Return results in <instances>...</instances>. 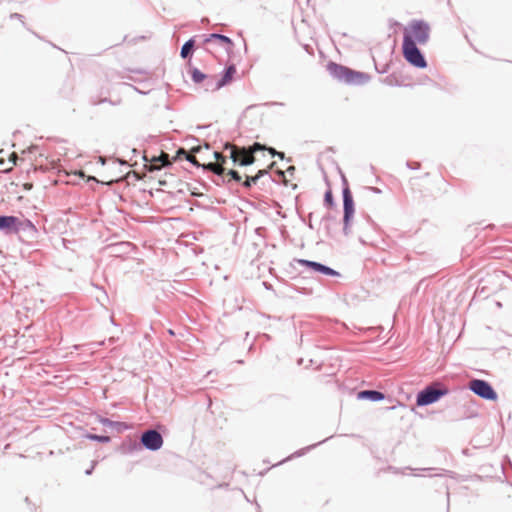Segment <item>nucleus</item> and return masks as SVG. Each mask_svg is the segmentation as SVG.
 <instances>
[{
    "label": "nucleus",
    "mask_w": 512,
    "mask_h": 512,
    "mask_svg": "<svg viewBox=\"0 0 512 512\" xmlns=\"http://www.w3.org/2000/svg\"><path fill=\"white\" fill-rule=\"evenodd\" d=\"M326 68L333 79L347 85L360 86L366 84L370 80L369 74L353 70L350 67L333 61H329Z\"/></svg>",
    "instance_id": "1"
},
{
    "label": "nucleus",
    "mask_w": 512,
    "mask_h": 512,
    "mask_svg": "<svg viewBox=\"0 0 512 512\" xmlns=\"http://www.w3.org/2000/svg\"><path fill=\"white\" fill-rule=\"evenodd\" d=\"M449 389L441 382L434 381L425 386L416 395V405L425 407L438 402L442 397L448 395Z\"/></svg>",
    "instance_id": "2"
},
{
    "label": "nucleus",
    "mask_w": 512,
    "mask_h": 512,
    "mask_svg": "<svg viewBox=\"0 0 512 512\" xmlns=\"http://www.w3.org/2000/svg\"><path fill=\"white\" fill-rule=\"evenodd\" d=\"M430 25L424 20H412L403 33L402 44L412 41L415 45H425L430 38Z\"/></svg>",
    "instance_id": "3"
},
{
    "label": "nucleus",
    "mask_w": 512,
    "mask_h": 512,
    "mask_svg": "<svg viewBox=\"0 0 512 512\" xmlns=\"http://www.w3.org/2000/svg\"><path fill=\"white\" fill-rule=\"evenodd\" d=\"M402 55L406 62L415 68L425 69L428 66L423 52L412 41L402 44Z\"/></svg>",
    "instance_id": "4"
},
{
    "label": "nucleus",
    "mask_w": 512,
    "mask_h": 512,
    "mask_svg": "<svg viewBox=\"0 0 512 512\" xmlns=\"http://www.w3.org/2000/svg\"><path fill=\"white\" fill-rule=\"evenodd\" d=\"M468 389L478 397L487 401H496L498 394L493 386L483 379H472L468 383Z\"/></svg>",
    "instance_id": "5"
},
{
    "label": "nucleus",
    "mask_w": 512,
    "mask_h": 512,
    "mask_svg": "<svg viewBox=\"0 0 512 512\" xmlns=\"http://www.w3.org/2000/svg\"><path fill=\"white\" fill-rule=\"evenodd\" d=\"M224 150H230V159L234 165L238 166H250L255 162V156H253L246 147H234L229 142L224 144Z\"/></svg>",
    "instance_id": "6"
},
{
    "label": "nucleus",
    "mask_w": 512,
    "mask_h": 512,
    "mask_svg": "<svg viewBox=\"0 0 512 512\" xmlns=\"http://www.w3.org/2000/svg\"><path fill=\"white\" fill-rule=\"evenodd\" d=\"M140 443L142 449L155 452L162 448L164 440L162 434L158 430L151 428L142 432L140 436Z\"/></svg>",
    "instance_id": "7"
},
{
    "label": "nucleus",
    "mask_w": 512,
    "mask_h": 512,
    "mask_svg": "<svg viewBox=\"0 0 512 512\" xmlns=\"http://www.w3.org/2000/svg\"><path fill=\"white\" fill-rule=\"evenodd\" d=\"M294 261L297 262L298 264L306 267L309 271L317 273V274L330 276V277H340V275H341L335 269H333L323 263H320V262L307 260V259H295Z\"/></svg>",
    "instance_id": "8"
},
{
    "label": "nucleus",
    "mask_w": 512,
    "mask_h": 512,
    "mask_svg": "<svg viewBox=\"0 0 512 512\" xmlns=\"http://www.w3.org/2000/svg\"><path fill=\"white\" fill-rule=\"evenodd\" d=\"M142 159L146 163V169L150 172L158 171L163 167H167L170 165L169 155L167 153L162 152L158 156H152L151 159H148L147 155L144 153L142 155Z\"/></svg>",
    "instance_id": "9"
},
{
    "label": "nucleus",
    "mask_w": 512,
    "mask_h": 512,
    "mask_svg": "<svg viewBox=\"0 0 512 512\" xmlns=\"http://www.w3.org/2000/svg\"><path fill=\"white\" fill-rule=\"evenodd\" d=\"M18 217L14 215H0V231L6 235L17 234Z\"/></svg>",
    "instance_id": "10"
},
{
    "label": "nucleus",
    "mask_w": 512,
    "mask_h": 512,
    "mask_svg": "<svg viewBox=\"0 0 512 512\" xmlns=\"http://www.w3.org/2000/svg\"><path fill=\"white\" fill-rule=\"evenodd\" d=\"M343 188H342V199H343V212H355V204L352 192L348 186L346 178L343 176Z\"/></svg>",
    "instance_id": "11"
},
{
    "label": "nucleus",
    "mask_w": 512,
    "mask_h": 512,
    "mask_svg": "<svg viewBox=\"0 0 512 512\" xmlns=\"http://www.w3.org/2000/svg\"><path fill=\"white\" fill-rule=\"evenodd\" d=\"M141 450L140 440L136 441L131 437H127L118 448V451L123 455H133Z\"/></svg>",
    "instance_id": "12"
},
{
    "label": "nucleus",
    "mask_w": 512,
    "mask_h": 512,
    "mask_svg": "<svg viewBox=\"0 0 512 512\" xmlns=\"http://www.w3.org/2000/svg\"><path fill=\"white\" fill-rule=\"evenodd\" d=\"M236 74V67L234 64H231L222 71L220 78L215 82L214 90L221 89L226 86L232 80L233 76Z\"/></svg>",
    "instance_id": "13"
},
{
    "label": "nucleus",
    "mask_w": 512,
    "mask_h": 512,
    "mask_svg": "<svg viewBox=\"0 0 512 512\" xmlns=\"http://www.w3.org/2000/svg\"><path fill=\"white\" fill-rule=\"evenodd\" d=\"M385 397L386 395L383 392L374 389L361 390L357 393L358 400H367L371 402L382 401Z\"/></svg>",
    "instance_id": "14"
},
{
    "label": "nucleus",
    "mask_w": 512,
    "mask_h": 512,
    "mask_svg": "<svg viewBox=\"0 0 512 512\" xmlns=\"http://www.w3.org/2000/svg\"><path fill=\"white\" fill-rule=\"evenodd\" d=\"M97 421L99 423H101L102 425L117 431L118 433H121L123 431L130 429V425L128 423L120 422V421H113L104 416H97Z\"/></svg>",
    "instance_id": "15"
},
{
    "label": "nucleus",
    "mask_w": 512,
    "mask_h": 512,
    "mask_svg": "<svg viewBox=\"0 0 512 512\" xmlns=\"http://www.w3.org/2000/svg\"><path fill=\"white\" fill-rule=\"evenodd\" d=\"M19 232L34 236L37 233V229L31 220L18 218L17 233Z\"/></svg>",
    "instance_id": "16"
},
{
    "label": "nucleus",
    "mask_w": 512,
    "mask_h": 512,
    "mask_svg": "<svg viewBox=\"0 0 512 512\" xmlns=\"http://www.w3.org/2000/svg\"><path fill=\"white\" fill-rule=\"evenodd\" d=\"M195 50L194 38L188 39L181 47L180 56L183 59L191 58Z\"/></svg>",
    "instance_id": "17"
},
{
    "label": "nucleus",
    "mask_w": 512,
    "mask_h": 512,
    "mask_svg": "<svg viewBox=\"0 0 512 512\" xmlns=\"http://www.w3.org/2000/svg\"><path fill=\"white\" fill-rule=\"evenodd\" d=\"M211 40H218L221 43L227 44L229 47L234 46L233 40L230 37L220 33H212L208 35L204 41L209 42Z\"/></svg>",
    "instance_id": "18"
},
{
    "label": "nucleus",
    "mask_w": 512,
    "mask_h": 512,
    "mask_svg": "<svg viewBox=\"0 0 512 512\" xmlns=\"http://www.w3.org/2000/svg\"><path fill=\"white\" fill-rule=\"evenodd\" d=\"M329 438H330V437H328V438H326V439H324V440H322V441H320V442H318V443H316V444H312V445H309V446H307V447H305V448H302V449L297 450V451H296V452H294L292 455H290L289 457H287V458L285 459V461L290 460V459L295 458V457H301V456H303L306 452H308V451H310V450L314 449L316 446H318V445H320V444L324 443V442H325V441H327ZM283 462H284V460H283V461H281V462H279V464H281V463H283Z\"/></svg>",
    "instance_id": "19"
},
{
    "label": "nucleus",
    "mask_w": 512,
    "mask_h": 512,
    "mask_svg": "<svg viewBox=\"0 0 512 512\" xmlns=\"http://www.w3.org/2000/svg\"><path fill=\"white\" fill-rule=\"evenodd\" d=\"M375 227L376 224L370 216H367L362 223H359V229L362 234H368L370 231H374Z\"/></svg>",
    "instance_id": "20"
},
{
    "label": "nucleus",
    "mask_w": 512,
    "mask_h": 512,
    "mask_svg": "<svg viewBox=\"0 0 512 512\" xmlns=\"http://www.w3.org/2000/svg\"><path fill=\"white\" fill-rule=\"evenodd\" d=\"M177 157L178 158H182L183 157L186 161H188L189 163H191L195 167L199 168L201 166V163H199L195 157L190 156L188 154V152L184 148H179L177 150Z\"/></svg>",
    "instance_id": "21"
},
{
    "label": "nucleus",
    "mask_w": 512,
    "mask_h": 512,
    "mask_svg": "<svg viewBox=\"0 0 512 512\" xmlns=\"http://www.w3.org/2000/svg\"><path fill=\"white\" fill-rule=\"evenodd\" d=\"M191 79L195 84L202 83L208 76L196 67H193L190 71Z\"/></svg>",
    "instance_id": "22"
},
{
    "label": "nucleus",
    "mask_w": 512,
    "mask_h": 512,
    "mask_svg": "<svg viewBox=\"0 0 512 512\" xmlns=\"http://www.w3.org/2000/svg\"><path fill=\"white\" fill-rule=\"evenodd\" d=\"M83 437L88 440L96 441V442H100V443H109L111 441V438L107 435H98V434H94V433H86Z\"/></svg>",
    "instance_id": "23"
},
{
    "label": "nucleus",
    "mask_w": 512,
    "mask_h": 512,
    "mask_svg": "<svg viewBox=\"0 0 512 512\" xmlns=\"http://www.w3.org/2000/svg\"><path fill=\"white\" fill-rule=\"evenodd\" d=\"M336 221L335 217L330 215L329 213L325 214L322 219L321 223L324 225V228L326 230V233L330 235V225L331 223H334Z\"/></svg>",
    "instance_id": "24"
},
{
    "label": "nucleus",
    "mask_w": 512,
    "mask_h": 512,
    "mask_svg": "<svg viewBox=\"0 0 512 512\" xmlns=\"http://www.w3.org/2000/svg\"><path fill=\"white\" fill-rule=\"evenodd\" d=\"M131 246H132V244L130 242H120V243L112 245L111 248L115 252L127 253V249L130 248Z\"/></svg>",
    "instance_id": "25"
},
{
    "label": "nucleus",
    "mask_w": 512,
    "mask_h": 512,
    "mask_svg": "<svg viewBox=\"0 0 512 512\" xmlns=\"http://www.w3.org/2000/svg\"><path fill=\"white\" fill-rule=\"evenodd\" d=\"M246 148H247V149L249 150V152L254 156V154H255L256 152H259V151H265V149H266V145L261 144V143H259V142H254L251 146L246 147Z\"/></svg>",
    "instance_id": "26"
},
{
    "label": "nucleus",
    "mask_w": 512,
    "mask_h": 512,
    "mask_svg": "<svg viewBox=\"0 0 512 512\" xmlns=\"http://www.w3.org/2000/svg\"><path fill=\"white\" fill-rule=\"evenodd\" d=\"M324 204L327 206V207H333L335 202H334V197H333V194H332V191L329 189L325 192L324 194Z\"/></svg>",
    "instance_id": "27"
},
{
    "label": "nucleus",
    "mask_w": 512,
    "mask_h": 512,
    "mask_svg": "<svg viewBox=\"0 0 512 512\" xmlns=\"http://www.w3.org/2000/svg\"><path fill=\"white\" fill-rule=\"evenodd\" d=\"M258 181V177L255 176H246L245 181L242 182V186L246 189H250L253 185H255Z\"/></svg>",
    "instance_id": "28"
},
{
    "label": "nucleus",
    "mask_w": 512,
    "mask_h": 512,
    "mask_svg": "<svg viewBox=\"0 0 512 512\" xmlns=\"http://www.w3.org/2000/svg\"><path fill=\"white\" fill-rule=\"evenodd\" d=\"M355 212H343V224H347L351 226V222L353 220Z\"/></svg>",
    "instance_id": "29"
},
{
    "label": "nucleus",
    "mask_w": 512,
    "mask_h": 512,
    "mask_svg": "<svg viewBox=\"0 0 512 512\" xmlns=\"http://www.w3.org/2000/svg\"><path fill=\"white\" fill-rule=\"evenodd\" d=\"M227 174L235 182H241L242 177L238 171L232 169V170H229Z\"/></svg>",
    "instance_id": "30"
},
{
    "label": "nucleus",
    "mask_w": 512,
    "mask_h": 512,
    "mask_svg": "<svg viewBox=\"0 0 512 512\" xmlns=\"http://www.w3.org/2000/svg\"><path fill=\"white\" fill-rule=\"evenodd\" d=\"M214 158L221 164L224 165L227 162V157L223 156L220 152L215 151L213 153Z\"/></svg>",
    "instance_id": "31"
},
{
    "label": "nucleus",
    "mask_w": 512,
    "mask_h": 512,
    "mask_svg": "<svg viewBox=\"0 0 512 512\" xmlns=\"http://www.w3.org/2000/svg\"><path fill=\"white\" fill-rule=\"evenodd\" d=\"M202 169L204 170H208V171H211L213 172L214 169H217V164L216 163H213V162H210V163H206V164H201L200 166Z\"/></svg>",
    "instance_id": "32"
},
{
    "label": "nucleus",
    "mask_w": 512,
    "mask_h": 512,
    "mask_svg": "<svg viewBox=\"0 0 512 512\" xmlns=\"http://www.w3.org/2000/svg\"><path fill=\"white\" fill-rule=\"evenodd\" d=\"M213 173L222 176L225 173V168L217 164V169H214Z\"/></svg>",
    "instance_id": "33"
},
{
    "label": "nucleus",
    "mask_w": 512,
    "mask_h": 512,
    "mask_svg": "<svg viewBox=\"0 0 512 512\" xmlns=\"http://www.w3.org/2000/svg\"><path fill=\"white\" fill-rule=\"evenodd\" d=\"M343 234L345 236H349L351 234V226L347 224H343Z\"/></svg>",
    "instance_id": "34"
},
{
    "label": "nucleus",
    "mask_w": 512,
    "mask_h": 512,
    "mask_svg": "<svg viewBox=\"0 0 512 512\" xmlns=\"http://www.w3.org/2000/svg\"><path fill=\"white\" fill-rule=\"evenodd\" d=\"M265 151H268V152H269V154H270L272 157H276L277 150H276V149H274L273 147H268V146H266Z\"/></svg>",
    "instance_id": "35"
},
{
    "label": "nucleus",
    "mask_w": 512,
    "mask_h": 512,
    "mask_svg": "<svg viewBox=\"0 0 512 512\" xmlns=\"http://www.w3.org/2000/svg\"><path fill=\"white\" fill-rule=\"evenodd\" d=\"M267 174H268V171H267V170H259V171L257 172V174L255 175V177H258V180H259L260 178H262L263 176H265V175H267Z\"/></svg>",
    "instance_id": "36"
},
{
    "label": "nucleus",
    "mask_w": 512,
    "mask_h": 512,
    "mask_svg": "<svg viewBox=\"0 0 512 512\" xmlns=\"http://www.w3.org/2000/svg\"><path fill=\"white\" fill-rule=\"evenodd\" d=\"M407 166L410 168V169H419L420 167V163L416 162L414 164L410 163V162H407Z\"/></svg>",
    "instance_id": "37"
},
{
    "label": "nucleus",
    "mask_w": 512,
    "mask_h": 512,
    "mask_svg": "<svg viewBox=\"0 0 512 512\" xmlns=\"http://www.w3.org/2000/svg\"><path fill=\"white\" fill-rule=\"evenodd\" d=\"M11 18H13V19H22L23 15H21L19 13H13V14H11Z\"/></svg>",
    "instance_id": "38"
},
{
    "label": "nucleus",
    "mask_w": 512,
    "mask_h": 512,
    "mask_svg": "<svg viewBox=\"0 0 512 512\" xmlns=\"http://www.w3.org/2000/svg\"><path fill=\"white\" fill-rule=\"evenodd\" d=\"M131 153H132V154H133V156H135V157H136V156H138V155H140V151H139L138 149H136V148H133V149L131 150Z\"/></svg>",
    "instance_id": "39"
},
{
    "label": "nucleus",
    "mask_w": 512,
    "mask_h": 512,
    "mask_svg": "<svg viewBox=\"0 0 512 512\" xmlns=\"http://www.w3.org/2000/svg\"><path fill=\"white\" fill-rule=\"evenodd\" d=\"M93 469H94V466L90 467L89 469H87V470L85 471V474H86V475H91V474H92V472H93Z\"/></svg>",
    "instance_id": "40"
},
{
    "label": "nucleus",
    "mask_w": 512,
    "mask_h": 512,
    "mask_svg": "<svg viewBox=\"0 0 512 512\" xmlns=\"http://www.w3.org/2000/svg\"><path fill=\"white\" fill-rule=\"evenodd\" d=\"M285 154L283 152L277 151L276 157H279L280 159H283Z\"/></svg>",
    "instance_id": "41"
},
{
    "label": "nucleus",
    "mask_w": 512,
    "mask_h": 512,
    "mask_svg": "<svg viewBox=\"0 0 512 512\" xmlns=\"http://www.w3.org/2000/svg\"><path fill=\"white\" fill-rule=\"evenodd\" d=\"M213 86V80H210L207 84H206V90H209L210 87Z\"/></svg>",
    "instance_id": "42"
},
{
    "label": "nucleus",
    "mask_w": 512,
    "mask_h": 512,
    "mask_svg": "<svg viewBox=\"0 0 512 512\" xmlns=\"http://www.w3.org/2000/svg\"><path fill=\"white\" fill-rule=\"evenodd\" d=\"M311 217H312V213L309 215L310 220H309L308 226H309L310 229H314V226H313V224L311 222Z\"/></svg>",
    "instance_id": "43"
},
{
    "label": "nucleus",
    "mask_w": 512,
    "mask_h": 512,
    "mask_svg": "<svg viewBox=\"0 0 512 512\" xmlns=\"http://www.w3.org/2000/svg\"><path fill=\"white\" fill-rule=\"evenodd\" d=\"M295 170V167L291 166L287 169V172L292 173Z\"/></svg>",
    "instance_id": "44"
},
{
    "label": "nucleus",
    "mask_w": 512,
    "mask_h": 512,
    "mask_svg": "<svg viewBox=\"0 0 512 512\" xmlns=\"http://www.w3.org/2000/svg\"><path fill=\"white\" fill-rule=\"evenodd\" d=\"M375 193H380V189L376 188V187H372L371 188Z\"/></svg>",
    "instance_id": "45"
},
{
    "label": "nucleus",
    "mask_w": 512,
    "mask_h": 512,
    "mask_svg": "<svg viewBox=\"0 0 512 512\" xmlns=\"http://www.w3.org/2000/svg\"><path fill=\"white\" fill-rule=\"evenodd\" d=\"M96 346H102L104 345V341H101V342H97V343H94Z\"/></svg>",
    "instance_id": "46"
},
{
    "label": "nucleus",
    "mask_w": 512,
    "mask_h": 512,
    "mask_svg": "<svg viewBox=\"0 0 512 512\" xmlns=\"http://www.w3.org/2000/svg\"><path fill=\"white\" fill-rule=\"evenodd\" d=\"M273 105H280L283 106V103L274 102Z\"/></svg>",
    "instance_id": "47"
},
{
    "label": "nucleus",
    "mask_w": 512,
    "mask_h": 512,
    "mask_svg": "<svg viewBox=\"0 0 512 512\" xmlns=\"http://www.w3.org/2000/svg\"><path fill=\"white\" fill-rule=\"evenodd\" d=\"M100 161H101L102 165L105 164V160L102 157H100Z\"/></svg>",
    "instance_id": "48"
},
{
    "label": "nucleus",
    "mask_w": 512,
    "mask_h": 512,
    "mask_svg": "<svg viewBox=\"0 0 512 512\" xmlns=\"http://www.w3.org/2000/svg\"><path fill=\"white\" fill-rule=\"evenodd\" d=\"M379 72H380V73H385V72H387V70L384 68V69H382V70H381V71H379Z\"/></svg>",
    "instance_id": "49"
},
{
    "label": "nucleus",
    "mask_w": 512,
    "mask_h": 512,
    "mask_svg": "<svg viewBox=\"0 0 512 512\" xmlns=\"http://www.w3.org/2000/svg\"><path fill=\"white\" fill-rule=\"evenodd\" d=\"M135 72H137V73H143V71H142V70H136Z\"/></svg>",
    "instance_id": "50"
}]
</instances>
